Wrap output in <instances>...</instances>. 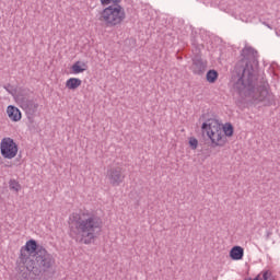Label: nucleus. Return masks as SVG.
Returning a JSON list of instances; mask_svg holds the SVG:
<instances>
[{"label": "nucleus", "mask_w": 280, "mask_h": 280, "mask_svg": "<svg viewBox=\"0 0 280 280\" xmlns=\"http://www.w3.org/2000/svg\"><path fill=\"white\" fill-rule=\"evenodd\" d=\"M242 59L238 60L232 71L233 91L240 97H252V104L266 102L268 106L272 104V96L268 92V82L264 79L255 91L257 80V65L259 55L255 48L248 46L242 49Z\"/></svg>", "instance_id": "obj_1"}, {"label": "nucleus", "mask_w": 280, "mask_h": 280, "mask_svg": "<svg viewBox=\"0 0 280 280\" xmlns=\"http://www.w3.org/2000/svg\"><path fill=\"white\" fill-rule=\"evenodd\" d=\"M56 275V258L36 240H28L15 261L16 280H49Z\"/></svg>", "instance_id": "obj_2"}, {"label": "nucleus", "mask_w": 280, "mask_h": 280, "mask_svg": "<svg viewBox=\"0 0 280 280\" xmlns=\"http://www.w3.org/2000/svg\"><path fill=\"white\" fill-rule=\"evenodd\" d=\"M102 218L93 213H72L69 229L70 237L80 244H93L95 238L102 233Z\"/></svg>", "instance_id": "obj_3"}, {"label": "nucleus", "mask_w": 280, "mask_h": 280, "mask_svg": "<svg viewBox=\"0 0 280 280\" xmlns=\"http://www.w3.org/2000/svg\"><path fill=\"white\" fill-rule=\"evenodd\" d=\"M205 122L201 125L202 132H206L210 139L211 148H224L229 139L226 137H233L235 128L231 122H226L222 126L215 118H207L202 115Z\"/></svg>", "instance_id": "obj_4"}, {"label": "nucleus", "mask_w": 280, "mask_h": 280, "mask_svg": "<svg viewBox=\"0 0 280 280\" xmlns=\"http://www.w3.org/2000/svg\"><path fill=\"white\" fill-rule=\"evenodd\" d=\"M126 19V11L118 8L107 7L100 12L98 21L105 23L106 27L121 25Z\"/></svg>", "instance_id": "obj_5"}, {"label": "nucleus", "mask_w": 280, "mask_h": 280, "mask_svg": "<svg viewBox=\"0 0 280 280\" xmlns=\"http://www.w3.org/2000/svg\"><path fill=\"white\" fill-rule=\"evenodd\" d=\"M16 102L23 110H25L28 119L34 117L38 112V103H35L34 100H31L30 96L23 92H20L16 95Z\"/></svg>", "instance_id": "obj_6"}, {"label": "nucleus", "mask_w": 280, "mask_h": 280, "mask_svg": "<svg viewBox=\"0 0 280 280\" xmlns=\"http://www.w3.org/2000/svg\"><path fill=\"white\" fill-rule=\"evenodd\" d=\"M0 154L3 159H15L19 154V144L12 138H3L0 142Z\"/></svg>", "instance_id": "obj_7"}, {"label": "nucleus", "mask_w": 280, "mask_h": 280, "mask_svg": "<svg viewBox=\"0 0 280 280\" xmlns=\"http://www.w3.org/2000/svg\"><path fill=\"white\" fill-rule=\"evenodd\" d=\"M106 178L112 187H119L126 180V173L121 166H108Z\"/></svg>", "instance_id": "obj_8"}, {"label": "nucleus", "mask_w": 280, "mask_h": 280, "mask_svg": "<svg viewBox=\"0 0 280 280\" xmlns=\"http://www.w3.org/2000/svg\"><path fill=\"white\" fill-rule=\"evenodd\" d=\"M192 65L190 67L192 73L195 75H205L207 71L208 62L202 59V52L198 47L195 48L194 56L191 58Z\"/></svg>", "instance_id": "obj_9"}, {"label": "nucleus", "mask_w": 280, "mask_h": 280, "mask_svg": "<svg viewBox=\"0 0 280 280\" xmlns=\"http://www.w3.org/2000/svg\"><path fill=\"white\" fill-rule=\"evenodd\" d=\"M7 114L9 119H11V121H21L23 117V115L21 114V109H19V107L14 105H9L7 107Z\"/></svg>", "instance_id": "obj_10"}, {"label": "nucleus", "mask_w": 280, "mask_h": 280, "mask_svg": "<svg viewBox=\"0 0 280 280\" xmlns=\"http://www.w3.org/2000/svg\"><path fill=\"white\" fill-rule=\"evenodd\" d=\"M230 258L233 261H240V260L244 259V247H242L240 245L233 246L230 250Z\"/></svg>", "instance_id": "obj_11"}, {"label": "nucleus", "mask_w": 280, "mask_h": 280, "mask_svg": "<svg viewBox=\"0 0 280 280\" xmlns=\"http://www.w3.org/2000/svg\"><path fill=\"white\" fill-rule=\"evenodd\" d=\"M80 86H82V80L79 78H70L66 82V89L70 91H75V89H80Z\"/></svg>", "instance_id": "obj_12"}, {"label": "nucleus", "mask_w": 280, "mask_h": 280, "mask_svg": "<svg viewBox=\"0 0 280 280\" xmlns=\"http://www.w3.org/2000/svg\"><path fill=\"white\" fill-rule=\"evenodd\" d=\"M86 69H89V66L82 61H77L71 67L72 73H74V74L84 73V71H86Z\"/></svg>", "instance_id": "obj_13"}, {"label": "nucleus", "mask_w": 280, "mask_h": 280, "mask_svg": "<svg viewBox=\"0 0 280 280\" xmlns=\"http://www.w3.org/2000/svg\"><path fill=\"white\" fill-rule=\"evenodd\" d=\"M218 78H220L218 70L211 69L206 73V80L209 84H215V82H218Z\"/></svg>", "instance_id": "obj_14"}, {"label": "nucleus", "mask_w": 280, "mask_h": 280, "mask_svg": "<svg viewBox=\"0 0 280 280\" xmlns=\"http://www.w3.org/2000/svg\"><path fill=\"white\" fill-rule=\"evenodd\" d=\"M9 188L12 191H21V184H19V182L16 179H10Z\"/></svg>", "instance_id": "obj_15"}, {"label": "nucleus", "mask_w": 280, "mask_h": 280, "mask_svg": "<svg viewBox=\"0 0 280 280\" xmlns=\"http://www.w3.org/2000/svg\"><path fill=\"white\" fill-rule=\"evenodd\" d=\"M189 147L191 148V150H197L198 149V139L191 137L189 139Z\"/></svg>", "instance_id": "obj_16"}, {"label": "nucleus", "mask_w": 280, "mask_h": 280, "mask_svg": "<svg viewBox=\"0 0 280 280\" xmlns=\"http://www.w3.org/2000/svg\"><path fill=\"white\" fill-rule=\"evenodd\" d=\"M262 280H275V277H272V272L266 270L262 272Z\"/></svg>", "instance_id": "obj_17"}, {"label": "nucleus", "mask_w": 280, "mask_h": 280, "mask_svg": "<svg viewBox=\"0 0 280 280\" xmlns=\"http://www.w3.org/2000/svg\"><path fill=\"white\" fill-rule=\"evenodd\" d=\"M112 5H109L108 8H118L120 10H124V7H121V0H112Z\"/></svg>", "instance_id": "obj_18"}, {"label": "nucleus", "mask_w": 280, "mask_h": 280, "mask_svg": "<svg viewBox=\"0 0 280 280\" xmlns=\"http://www.w3.org/2000/svg\"><path fill=\"white\" fill-rule=\"evenodd\" d=\"M3 89L12 95V90H10L12 89V84L8 83L7 85H3Z\"/></svg>", "instance_id": "obj_19"}, {"label": "nucleus", "mask_w": 280, "mask_h": 280, "mask_svg": "<svg viewBox=\"0 0 280 280\" xmlns=\"http://www.w3.org/2000/svg\"><path fill=\"white\" fill-rule=\"evenodd\" d=\"M113 3V0H101L102 5H110Z\"/></svg>", "instance_id": "obj_20"}, {"label": "nucleus", "mask_w": 280, "mask_h": 280, "mask_svg": "<svg viewBox=\"0 0 280 280\" xmlns=\"http://www.w3.org/2000/svg\"><path fill=\"white\" fill-rule=\"evenodd\" d=\"M245 280H261V279H259V276H256L254 279L248 278V279H245Z\"/></svg>", "instance_id": "obj_21"}, {"label": "nucleus", "mask_w": 280, "mask_h": 280, "mask_svg": "<svg viewBox=\"0 0 280 280\" xmlns=\"http://www.w3.org/2000/svg\"><path fill=\"white\" fill-rule=\"evenodd\" d=\"M264 25H266L269 30H272V26H270V24H267V23L265 22Z\"/></svg>", "instance_id": "obj_22"}]
</instances>
